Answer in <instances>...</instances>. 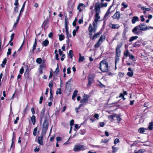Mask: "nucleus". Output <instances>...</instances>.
Listing matches in <instances>:
<instances>
[{"label": "nucleus", "mask_w": 153, "mask_h": 153, "mask_svg": "<svg viewBox=\"0 0 153 153\" xmlns=\"http://www.w3.org/2000/svg\"><path fill=\"white\" fill-rule=\"evenodd\" d=\"M78 93V91L77 90H75L74 92L73 95L74 96H75V97H76L77 96V94Z\"/></svg>", "instance_id": "de8ad7c7"}, {"label": "nucleus", "mask_w": 153, "mask_h": 153, "mask_svg": "<svg viewBox=\"0 0 153 153\" xmlns=\"http://www.w3.org/2000/svg\"><path fill=\"white\" fill-rule=\"evenodd\" d=\"M107 4L108 3H104L103 2H102L101 3L100 5L101 7H106L107 6Z\"/></svg>", "instance_id": "c9c22d12"}, {"label": "nucleus", "mask_w": 153, "mask_h": 153, "mask_svg": "<svg viewBox=\"0 0 153 153\" xmlns=\"http://www.w3.org/2000/svg\"><path fill=\"white\" fill-rule=\"evenodd\" d=\"M97 27L93 26V27L92 25L91 24L89 25V26L88 28V30L89 32L90 37L92 39L93 37H92V32L95 33L96 32L97 30Z\"/></svg>", "instance_id": "39448f33"}, {"label": "nucleus", "mask_w": 153, "mask_h": 153, "mask_svg": "<svg viewBox=\"0 0 153 153\" xmlns=\"http://www.w3.org/2000/svg\"><path fill=\"white\" fill-rule=\"evenodd\" d=\"M53 81L52 80L49 83V86L50 88V89H51L53 87Z\"/></svg>", "instance_id": "37998d69"}, {"label": "nucleus", "mask_w": 153, "mask_h": 153, "mask_svg": "<svg viewBox=\"0 0 153 153\" xmlns=\"http://www.w3.org/2000/svg\"><path fill=\"white\" fill-rule=\"evenodd\" d=\"M130 54L131 53L129 52L128 50H126L123 53L124 56L123 57V59H126L128 56H129Z\"/></svg>", "instance_id": "4468645a"}, {"label": "nucleus", "mask_w": 153, "mask_h": 153, "mask_svg": "<svg viewBox=\"0 0 153 153\" xmlns=\"http://www.w3.org/2000/svg\"><path fill=\"white\" fill-rule=\"evenodd\" d=\"M144 150L143 149H140L138 151L135 150L134 153H143Z\"/></svg>", "instance_id": "c756f323"}, {"label": "nucleus", "mask_w": 153, "mask_h": 153, "mask_svg": "<svg viewBox=\"0 0 153 153\" xmlns=\"http://www.w3.org/2000/svg\"><path fill=\"white\" fill-rule=\"evenodd\" d=\"M95 118H96L97 119H99V114H95L94 116Z\"/></svg>", "instance_id": "bf43d9fd"}, {"label": "nucleus", "mask_w": 153, "mask_h": 153, "mask_svg": "<svg viewBox=\"0 0 153 153\" xmlns=\"http://www.w3.org/2000/svg\"><path fill=\"white\" fill-rule=\"evenodd\" d=\"M93 81V79H92L91 78H89L88 80V83L87 84V86H89L91 85Z\"/></svg>", "instance_id": "c85d7f7f"}, {"label": "nucleus", "mask_w": 153, "mask_h": 153, "mask_svg": "<svg viewBox=\"0 0 153 153\" xmlns=\"http://www.w3.org/2000/svg\"><path fill=\"white\" fill-rule=\"evenodd\" d=\"M112 148L113 150L112 152V153H115L116 152H117L118 149L117 148L115 147L114 146H112Z\"/></svg>", "instance_id": "a19ab883"}, {"label": "nucleus", "mask_w": 153, "mask_h": 153, "mask_svg": "<svg viewBox=\"0 0 153 153\" xmlns=\"http://www.w3.org/2000/svg\"><path fill=\"white\" fill-rule=\"evenodd\" d=\"M139 21V18L137 16H135L133 17L131 20V22L132 24H135L136 22Z\"/></svg>", "instance_id": "f3484780"}, {"label": "nucleus", "mask_w": 153, "mask_h": 153, "mask_svg": "<svg viewBox=\"0 0 153 153\" xmlns=\"http://www.w3.org/2000/svg\"><path fill=\"white\" fill-rule=\"evenodd\" d=\"M71 68L70 67H69L67 69V73L68 74H70L71 73Z\"/></svg>", "instance_id": "6e6d98bb"}, {"label": "nucleus", "mask_w": 153, "mask_h": 153, "mask_svg": "<svg viewBox=\"0 0 153 153\" xmlns=\"http://www.w3.org/2000/svg\"><path fill=\"white\" fill-rule=\"evenodd\" d=\"M105 125V123L104 122H101L100 123V126L101 127H103Z\"/></svg>", "instance_id": "338daca9"}, {"label": "nucleus", "mask_w": 153, "mask_h": 153, "mask_svg": "<svg viewBox=\"0 0 153 153\" xmlns=\"http://www.w3.org/2000/svg\"><path fill=\"white\" fill-rule=\"evenodd\" d=\"M139 42L138 41V42H136L134 43L133 44V47H138L140 46V45L137 44V43Z\"/></svg>", "instance_id": "58836bf2"}, {"label": "nucleus", "mask_w": 153, "mask_h": 153, "mask_svg": "<svg viewBox=\"0 0 153 153\" xmlns=\"http://www.w3.org/2000/svg\"><path fill=\"white\" fill-rule=\"evenodd\" d=\"M59 40L60 41L63 40L65 38V36L62 34L59 35Z\"/></svg>", "instance_id": "f704fd0d"}, {"label": "nucleus", "mask_w": 153, "mask_h": 153, "mask_svg": "<svg viewBox=\"0 0 153 153\" xmlns=\"http://www.w3.org/2000/svg\"><path fill=\"white\" fill-rule=\"evenodd\" d=\"M110 13V12H109V9L107 12L106 13L104 16V19L106 20L108 18V16Z\"/></svg>", "instance_id": "b1692460"}, {"label": "nucleus", "mask_w": 153, "mask_h": 153, "mask_svg": "<svg viewBox=\"0 0 153 153\" xmlns=\"http://www.w3.org/2000/svg\"><path fill=\"white\" fill-rule=\"evenodd\" d=\"M49 125V123L48 120L46 117L45 118L42 125V133L45 134L48 129Z\"/></svg>", "instance_id": "7ed1b4c3"}, {"label": "nucleus", "mask_w": 153, "mask_h": 153, "mask_svg": "<svg viewBox=\"0 0 153 153\" xmlns=\"http://www.w3.org/2000/svg\"><path fill=\"white\" fill-rule=\"evenodd\" d=\"M87 149V147L84 145H75L74 148V150L75 152L79 151L81 150H85Z\"/></svg>", "instance_id": "423d86ee"}, {"label": "nucleus", "mask_w": 153, "mask_h": 153, "mask_svg": "<svg viewBox=\"0 0 153 153\" xmlns=\"http://www.w3.org/2000/svg\"><path fill=\"white\" fill-rule=\"evenodd\" d=\"M79 58L78 60L79 62L83 61L85 59L84 56H81V53H79Z\"/></svg>", "instance_id": "a878e982"}, {"label": "nucleus", "mask_w": 153, "mask_h": 153, "mask_svg": "<svg viewBox=\"0 0 153 153\" xmlns=\"http://www.w3.org/2000/svg\"><path fill=\"white\" fill-rule=\"evenodd\" d=\"M116 118L117 120H118L120 121L121 120V118H120V115H118L116 117Z\"/></svg>", "instance_id": "0e129e2a"}, {"label": "nucleus", "mask_w": 153, "mask_h": 153, "mask_svg": "<svg viewBox=\"0 0 153 153\" xmlns=\"http://www.w3.org/2000/svg\"><path fill=\"white\" fill-rule=\"evenodd\" d=\"M24 71V69L23 67H22L19 71V73L21 74H22Z\"/></svg>", "instance_id": "09e8293b"}, {"label": "nucleus", "mask_w": 153, "mask_h": 153, "mask_svg": "<svg viewBox=\"0 0 153 153\" xmlns=\"http://www.w3.org/2000/svg\"><path fill=\"white\" fill-rule=\"evenodd\" d=\"M42 27L45 30L48 27V22L45 21L42 25Z\"/></svg>", "instance_id": "a211bd4d"}, {"label": "nucleus", "mask_w": 153, "mask_h": 153, "mask_svg": "<svg viewBox=\"0 0 153 153\" xmlns=\"http://www.w3.org/2000/svg\"><path fill=\"white\" fill-rule=\"evenodd\" d=\"M31 121L33 125H34L36 122V119L34 115H33L31 118Z\"/></svg>", "instance_id": "aec40b11"}, {"label": "nucleus", "mask_w": 153, "mask_h": 153, "mask_svg": "<svg viewBox=\"0 0 153 153\" xmlns=\"http://www.w3.org/2000/svg\"><path fill=\"white\" fill-rule=\"evenodd\" d=\"M138 38V37L137 36H133L131 37L130 38V39L129 40V42H132L134 40H135L136 39H137Z\"/></svg>", "instance_id": "5701e85b"}, {"label": "nucleus", "mask_w": 153, "mask_h": 153, "mask_svg": "<svg viewBox=\"0 0 153 153\" xmlns=\"http://www.w3.org/2000/svg\"><path fill=\"white\" fill-rule=\"evenodd\" d=\"M37 41L36 38H35V42L33 45V51L34 52V51L36 49V46L37 44Z\"/></svg>", "instance_id": "412c9836"}, {"label": "nucleus", "mask_w": 153, "mask_h": 153, "mask_svg": "<svg viewBox=\"0 0 153 153\" xmlns=\"http://www.w3.org/2000/svg\"><path fill=\"white\" fill-rule=\"evenodd\" d=\"M105 39V36L104 35H102L99 39V41H100V42L102 43L103 41Z\"/></svg>", "instance_id": "393cba45"}, {"label": "nucleus", "mask_w": 153, "mask_h": 153, "mask_svg": "<svg viewBox=\"0 0 153 153\" xmlns=\"http://www.w3.org/2000/svg\"><path fill=\"white\" fill-rule=\"evenodd\" d=\"M45 111V109L44 108H43L41 112V114L40 115V122L42 123V119L44 117V114Z\"/></svg>", "instance_id": "dca6fc26"}, {"label": "nucleus", "mask_w": 153, "mask_h": 153, "mask_svg": "<svg viewBox=\"0 0 153 153\" xmlns=\"http://www.w3.org/2000/svg\"><path fill=\"white\" fill-rule=\"evenodd\" d=\"M7 59L5 58L3 61L2 62V63L1 65V67L2 68H4L5 66V65L6 63L7 62Z\"/></svg>", "instance_id": "2f4dec72"}, {"label": "nucleus", "mask_w": 153, "mask_h": 153, "mask_svg": "<svg viewBox=\"0 0 153 153\" xmlns=\"http://www.w3.org/2000/svg\"><path fill=\"white\" fill-rule=\"evenodd\" d=\"M44 134V133H42L40 135V136L38 138V142L40 145H42L43 144V137Z\"/></svg>", "instance_id": "1a4fd4ad"}, {"label": "nucleus", "mask_w": 153, "mask_h": 153, "mask_svg": "<svg viewBox=\"0 0 153 153\" xmlns=\"http://www.w3.org/2000/svg\"><path fill=\"white\" fill-rule=\"evenodd\" d=\"M129 59H133L134 58V56L131 54L129 56Z\"/></svg>", "instance_id": "8fccbe9b"}, {"label": "nucleus", "mask_w": 153, "mask_h": 153, "mask_svg": "<svg viewBox=\"0 0 153 153\" xmlns=\"http://www.w3.org/2000/svg\"><path fill=\"white\" fill-rule=\"evenodd\" d=\"M101 33L99 32L98 33L94 34L92 38V40H93L96 38H97L98 36H99Z\"/></svg>", "instance_id": "4be33fe9"}, {"label": "nucleus", "mask_w": 153, "mask_h": 153, "mask_svg": "<svg viewBox=\"0 0 153 153\" xmlns=\"http://www.w3.org/2000/svg\"><path fill=\"white\" fill-rule=\"evenodd\" d=\"M153 123L152 122H151L149 123V126H148V128L150 130H152L153 128Z\"/></svg>", "instance_id": "72a5a7b5"}, {"label": "nucleus", "mask_w": 153, "mask_h": 153, "mask_svg": "<svg viewBox=\"0 0 153 153\" xmlns=\"http://www.w3.org/2000/svg\"><path fill=\"white\" fill-rule=\"evenodd\" d=\"M61 140L62 138L60 137H58L56 138V140L57 142H58L59 141H61Z\"/></svg>", "instance_id": "052dcab7"}, {"label": "nucleus", "mask_w": 153, "mask_h": 153, "mask_svg": "<svg viewBox=\"0 0 153 153\" xmlns=\"http://www.w3.org/2000/svg\"><path fill=\"white\" fill-rule=\"evenodd\" d=\"M79 26H77L76 29L73 30V36H75L76 35V32L79 29Z\"/></svg>", "instance_id": "bb28decb"}, {"label": "nucleus", "mask_w": 153, "mask_h": 153, "mask_svg": "<svg viewBox=\"0 0 153 153\" xmlns=\"http://www.w3.org/2000/svg\"><path fill=\"white\" fill-rule=\"evenodd\" d=\"M120 12L117 11L112 17L114 19H117L118 20L120 18Z\"/></svg>", "instance_id": "ddd939ff"}, {"label": "nucleus", "mask_w": 153, "mask_h": 153, "mask_svg": "<svg viewBox=\"0 0 153 153\" xmlns=\"http://www.w3.org/2000/svg\"><path fill=\"white\" fill-rule=\"evenodd\" d=\"M102 43L100 41H98L97 43L94 45V47L96 48H97Z\"/></svg>", "instance_id": "7c9ffc66"}, {"label": "nucleus", "mask_w": 153, "mask_h": 153, "mask_svg": "<svg viewBox=\"0 0 153 153\" xmlns=\"http://www.w3.org/2000/svg\"><path fill=\"white\" fill-rule=\"evenodd\" d=\"M133 33L135 35H140L142 34V32L141 30L138 25L135 27L132 30Z\"/></svg>", "instance_id": "20e7f679"}, {"label": "nucleus", "mask_w": 153, "mask_h": 153, "mask_svg": "<svg viewBox=\"0 0 153 153\" xmlns=\"http://www.w3.org/2000/svg\"><path fill=\"white\" fill-rule=\"evenodd\" d=\"M14 11L17 13L18 12V7H15V9L14 10Z\"/></svg>", "instance_id": "774afa93"}, {"label": "nucleus", "mask_w": 153, "mask_h": 153, "mask_svg": "<svg viewBox=\"0 0 153 153\" xmlns=\"http://www.w3.org/2000/svg\"><path fill=\"white\" fill-rule=\"evenodd\" d=\"M88 95H85L83 97V99L80 101V102L82 103H84L86 104L87 103L88 101Z\"/></svg>", "instance_id": "f8f14e48"}, {"label": "nucleus", "mask_w": 153, "mask_h": 153, "mask_svg": "<svg viewBox=\"0 0 153 153\" xmlns=\"http://www.w3.org/2000/svg\"><path fill=\"white\" fill-rule=\"evenodd\" d=\"M121 47V45L120 44H118L117 45L116 48L115 65H116L117 63L119 61L120 59L121 52L120 49Z\"/></svg>", "instance_id": "f257e3e1"}, {"label": "nucleus", "mask_w": 153, "mask_h": 153, "mask_svg": "<svg viewBox=\"0 0 153 153\" xmlns=\"http://www.w3.org/2000/svg\"><path fill=\"white\" fill-rule=\"evenodd\" d=\"M61 90V89L60 88L57 89L56 93V94H61L62 93Z\"/></svg>", "instance_id": "c03bdc74"}, {"label": "nucleus", "mask_w": 153, "mask_h": 153, "mask_svg": "<svg viewBox=\"0 0 153 153\" xmlns=\"http://www.w3.org/2000/svg\"><path fill=\"white\" fill-rule=\"evenodd\" d=\"M49 41L47 39L45 40L42 43V45L44 46H47L49 44Z\"/></svg>", "instance_id": "6ab92c4d"}, {"label": "nucleus", "mask_w": 153, "mask_h": 153, "mask_svg": "<svg viewBox=\"0 0 153 153\" xmlns=\"http://www.w3.org/2000/svg\"><path fill=\"white\" fill-rule=\"evenodd\" d=\"M68 54L70 58H72L73 56V51L71 50H70Z\"/></svg>", "instance_id": "473e14b6"}, {"label": "nucleus", "mask_w": 153, "mask_h": 153, "mask_svg": "<svg viewBox=\"0 0 153 153\" xmlns=\"http://www.w3.org/2000/svg\"><path fill=\"white\" fill-rule=\"evenodd\" d=\"M19 120V117H17L16 118V120L14 121V123L15 124H16L18 123V120Z\"/></svg>", "instance_id": "680f3d73"}, {"label": "nucleus", "mask_w": 153, "mask_h": 153, "mask_svg": "<svg viewBox=\"0 0 153 153\" xmlns=\"http://www.w3.org/2000/svg\"><path fill=\"white\" fill-rule=\"evenodd\" d=\"M42 59L41 58H38L36 60V62L39 64L41 63Z\"/></svg>", "instance_id": "79ce46f5"}, {"label": "nucleus", "mask_w": 153, "mask_h": 153, "mask_svg": "<svg viewBox=\"0 0 153 153\" xmlns=\"http://www.w3.org/2000/svg\"><path fill=\"white\" fill-rule=\"evenodd\" d=\"M119 142V140L118 138H116L115 139L114 143L115 144H117Z\"/></svg>", "instance_id": "3c124183"}, {"label": "nucleus", "mask_w": 153, "mask_h": 153, "mask_svg": "<svg viewBox=\"0 0 153 153\" xmlns=\"http://www.w3.org/2000/svg\"><path fill=\"white\" fill-rule=\"evenodd\" d=\"M74 121L73 120H72L70 122V125L71 126H72L74 124Z\"/></svg>", "instance_id": "4d7b16f0"}, {"label": "nucleus", "mask_w": 153, "mask_h": 153, "mask_svg": "<svg viewBox=\"0 0 153 153\" xmlns=\"http://www.w3.org/2000/svg\"><path fill=\"white\" fill-rule=\"evenodd\" d=\"M65 31L66 33L67 36L68 37V22L67 20V17L66 15L65 16Z\"/></svg>", "instance_id": "6e6552de"}, {"label": "nucleus", "mask_w": 153, "mask_h": 153, "mask_svg": "<svg viewBox=\"0 0 153 153\" xmlns=\"http://www.w3.org/2000/svg\"><path fill=\"white\" fill-rule=\"evenodd\" d=\"M59 55L58 53H56L55 55V58L57 60H58L59 59V58H58Z\"/></svg>", "instance_id": "69168bd1"}, {"label": "nucleus", "mask_w": 153, "mask_h": 153, "mask_svg": "<svg viewBox=\"0 0 153 153\" xmlns=\"http://www.w3.org/2000/svg\"><path fill=\"white\" fill-rule=\"evenodd\" d=\"M85 104L84 103H82V104H80L78 106V107H77V109H79L81 107L83 106H85Z\"/></svg>", "instance_id": "49530a36"}, {"label": "nucleus", "mask_w": 153, "mask_h": 153, "mask_svg": "<svg viewBox=\"0 0 153 153\" xmlns=\"http://www.w3.org/2000/svg\"><path fill=\"white\" fill-rule=\"evenodd\" d=\"M85 132V130H81L80 132V133L81 134H84Z\"/></svg>", "instance_id": "603ef678"}, {"label": "nucleus", "mask_w": 153, "mask_h": 153, "mask_svg": "<svg viewBox=\"0 0 153 153\" xmlns=\"http://www.w3.org/2000/svg\"><path fill=\"white\" fill-rule=\"evenodd\" d=\"M37 131V127H36L34 128L33 131V135L34 136H36V135Z\"/></svg>", "instance_id": "e433bc0d"}, {"label": "nucleus", "mask_w": 153, "mask_h": 153, "mask_svg": "<svg viewBox=\"0 0 153 153\" xmlns=\"http://www.w3.org/2000/svg\"><path fill=\"white\" fill-rule=\"evenodd\" d=\"M11 49L9 48L8 50V51L7 53V56H8L11 54Z\"/></svg>", "instance_id": "a18cd8bd"}, {"label": "nucleus", "mask_w": 153, "mask_h": 153, "mask_svg": "<svg viewBox=\"0 0 153 153\" xmlns=\"http://www.w3.org/2000/svg\"><path fill=\"white\" fill-rule=\"evenodd\" d=\"M95 13H99L100 11V5L99 3H96L95 6Z\"/></svg>", "instance_id": "9b49d317"}, {"label": "nucleus", "mask_w": 153, "mask_h": 153, "mask_svg": "<svg viewBox=\"0 0 153 153\" xmlns=\"http://www.w3.org/2000/svg\"><path fill=\"white\" fill-rule=\"evenodd\" d=\"M118 75L120 77H122L123 76L124 74L123 73L120 72L119 73Z\"/></svg>", "instance_id": "5fc2aeb1"}, {"label": "nucleus", "mask_w": 153, "mask_h": 153, "mask_svg": "<svg viewBox=\"0 0 153 153\" xmlns=\"http://www.w3.org/2000/svg\"><path fill=\"white\" fill-rule=\"evenodd\" d=\"M100 69L103 72H106L108 70V64L105 60H102L100 63Z\"/></svg>", "instance_id": "f03ea898"}, {"label": "nucleus", "mask_w": 153, "mask_h": 153, "mask_svg": "<svg viewBox=\"0 0 153 153\" xmlns=\"http://www.w3.org/2000/svg\"><path fill=\"white\" fill-rule=\"evenodd\" d=\"M94 21L93 22V26L97 27V24L99 19L100 18V17L99 16V13H96L95 16Z\"/></svg>", "instance_id": "0eeeda50"}, {"label": "nucleus", "mask_w": 153, "mask_h": 153, "mask_svg": "<svg viewBox=\"0 0 153 153\" xmlns=\"http://www.w3.org/2000/svg\"><path fill=\"white\" fill-rule=\"evenodd\" d=\"M127 74L130 77H132L133 75V71L129 72L127 73Z\"/></svg>", "instance_id": "4c0bfd02"}, {"label": "nucleus", "mask_w": 153, "mask_h": 153, "mask_svg": "<svg viewBox=\"0 0 153 153\" xmlns=\"http://www.w3.org/2000/svg\"><path fill=\"white\" fill-rule=\"evenodd\" d=\"M109 27L113 29H118L120 27V25L118 24H113L111 23L109 25Z\"/></svg>", "instance_id": "2eb2a0df"}, {"label": "nucleus", "mask_w": 153, "mask_h": 153, "mask_svg": "<svg viewBox=\"0 0 153 153\" xmlns=\"http://www.w3.org/2000/svg\"><path fill=\"white\" fill-rule=\"evenodd\" d=\"M12 56L14 58H15L17 56V55H16V51H15L13 53L12 55Z\"/></svg>", "instance_id": "e2e57ef3"}, {"label": "nucleus", "mask_w": 153, "mask_h": 153, "mask_svg": "<svg viewBox=\"0 0 153 153\" xmlns=\"http://www.w3.org/2000/svg\"><path fill=\"white\" fill-rule=\"evenodd\" d=\"M26 2V1H25L24 2V3L22 5V8L20 11V13H22L24 10V8L25 7V4Z\"/></svg>", "instance_id": "cd10ccee"}, {"label": "nucleus", "mask_w": 153, "mask_h": 153, "mask_svg": "<svg viewBox=\"0 0 153 153\" xmlns=\"http://www.w3.org/2000/svg\"><path fill=\"white\" fill-rule=\"evenodd\" d=\"M138 131L140 133H143L144 132V129L143 128H140L138 129Z\"/></svg>", "instance_id": "ea45409f"}, {"label": "nucleus", "mask_w": 153, "mask_h": 153, "mask_svg": "<svg viewBox=\"0 0 153 153\" xmlns=\"http://www.w3.org/2000/svg\"><path fill=\"white\" fill-rule=\"evenodd\" d=\"M14 36V33H13L11 35V36H10L11 39H10V41H12L13 40V39Z\"/></svg>", "instance_id": "864d4df0"}, {"label": "nucleus", "mask_w": 153, "mask_h": 153, "mask_svg": "<svg viewBox=\"0 0 153 153\" xmlns=\"http://www.w3.org/2000/svg\"><path fill=\"white\" fill-rule=\"evenodd\" d=\"M138 26L141 31L147 30V26L143 23L141 24Z\"/></svg>", "instance_id": "9d476101"}, {"label": "nucleus", "mask_w": 153, "mask_h": 153, "mask_svg": "<svg viewBox=\"0 0 153 153\" xmlns=\"http://www.w3.org/2000/svg\"><path fill=\"white\" fill-rule=\"evenodd\" d=\"M121 5L125 8H126L128 7V5L126 4H125V3L123 2L122 3Z\"/></svg>", "instance_id": "13d9d810"}]
</instances>
